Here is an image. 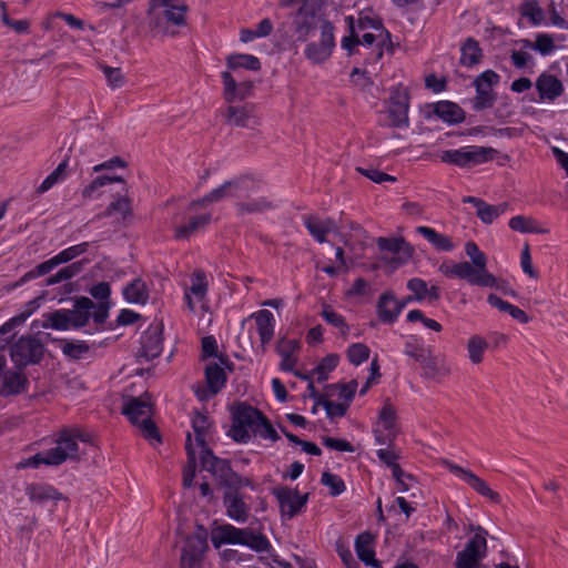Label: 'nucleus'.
I'll return each instance as SVG.
<instances>
[{
	"mask_svg": "<svg viewBox=\"0 0 568 568\" xmlns=\"http://www.w3.org/2000/svg\"><path fill=\"white\" fill-rule=\"evenodd\" d=\"M78 439H82V434L79 429H63L57 442L54 448L48 449L43 453H38L32 457L24 458L16 466L17 469H24L28 467L38 468L40 465L59 466L67 459L79 460V444Z\"/></svg>",
	"mask_w": 568,
	"mask_h": 568,
	"instance_id": "obj_1",
	"label": "nucleus"
},
{
	"mask_svg": "<svg viewBox=\"0 0 568 568\" xmlns=\"http://www.w3.org/2000/svg\"><path fill=\"white\" fill-rule=\"evenodd\" d=\"M153 409L154 403L149 393H144L138 397L130 395L123 396L121 413L128 417L132 425L140 429L146 440L160 444L162 442L161 434L158 426L152 420Z\"/></svg>",
	"mask_w": 568,
	"mask_h": 568,
	"instance_id": "obj_2",
	"label": "nucleus"
},
{
	"mask_svg": "<svg viewBox=\"0 0 568 568\" xmlns=\"http://www.w3.org/2000/svg\"><path fill=\"white\" fill-rule=\"evenodd\" d=\"M189 8L178 0H150L148 21L151 30L162 36H173L172 26L186 24L185 14Z\"/></svg>",
	"mask_w": 568,
	"mask_h": 568,
	"instance_id": "obj_3",
	"label": "nucleus"
},
{
	"mask_svg": "<svg viewBox=\"0 0 568 568\" xmlns=\"http://www.w3.org/2000/svg\"><path fill=\"white\" fill-rule=\"evenodd\" d=\"M211 540L215 548L226 544L244 545L257 552L267 551L271 548V544L264 535L229 524L215 528L212 531Z\"/></svg>",
	"mask_w": 568,
	"mask_h": 568,
	"instance_id": "obj_4",
	"label": "nucleus"
},
{
	"mask_svg": "<svg viewBox=\"0 0 568 568\" xmlns=\"http://www.w3.org/2000/svg\"><path fill=\"white\" fill-rule=\"evenodd\" d=\"M201 463L203 468L210 471L226 488L225 491H240L242 487L254 488L252 479L240 476L232 469L227 459L214 456L211 449L204 450Z\"/></svg>",
	"mask_w": 568,
	"mask_h": 568,
	"instance_id": "obj_5",
	"label": "nucleus"
},
{
	"mask_svg": "<svg viewBox=\"0 0 568 568\" xmlns=\"http://www.w3.org/2000/svg\"><path fill=\"white\" fill-rule=\"evenodd\" d=\"M263 415L248 404H239L232 412L231 437L237 443H247L251 439L250 432L257 434Z\"/></svg>",
	"mask_w": 568,
	"mask_h": 568,
	"instance_id": "obj_6",
	"label": "nucleus"
},
{
	"mask_svg": "<svg viewBox=\"0 0 568 568\" xmlns=\"http://www.w3.org/2000/svg\"><path fill=\"white\" fill-rule=\"evenodd\" d=\"M498 151L490 146L469 145L457 150H446L439 155L444 163L459 168H473L493 161Z\"/></svg>",
	"mask_w": 568,
	"mask_h": 568,
	"instance_id": "obj_7",
	"label": "nucleus"
},
{
	"mask_svg": "<svg viewBox=\"0 0 568 568\" xmlns=\"http://www.w3.org/2000/svg\"><path fill=\"white\" fill-rule=\"evenodd\" d=\"M44 344L33 335H22L10 347V357L17 368L39 364L44 355Z\"/></svg>",
	"mask_w": 568,
	"mask_h": 568,
	"instance_id": "obj_8",
	"label": "nucleus"
},
{
	"mask_svg": "<svg viewBox=\"0 0 568 568\" xmlns=\"http://www.w3.org/2000/svg\"><path fill=\"white\" fill-rule=\"evenodd\" d=\"M446 276L466 280L470 285L483 287H498L497 278L488 272L487 267H477L469 262L455 263L452 266L440 267Z\"/></svg>",
	"mask_w": 568,
	"mask_h": 568,
	"instance_id": "obj_9",
	"label": "nucleus"
},
{
	"mask_svg": "<svg viewBox=\"0 0 568 568\" xmlns=\"http://www.w3.org/2000/svg\"><path fill=\"white\" fill-rule=\"evenodd\" d=\"M446 276L466 280L470 285L483 287H498L497 278L488 272L487 267H477L469 262L455 263L452 266L440 267Z\"/></svg>",
	"mask_w": 568,
	"mask_h": 568,
	"instance_id": "obj_10",
	"label": "nucleus"
},
{
	"mask_svg": "<svg viewBox=\"0 0 568 568\" xmlns=\"http://www.w3.org/2000/svg\"><path fill=\"white\" fill-rule=\"evenodd\" d=\"M465 548L457 552L455 568H479L487 554V531L478 526Z\"/></svg>",
	"mask_w": 568,
	"mask_h": 568,
	"instance_id": "obj_11",
	"label": "nucleus"
},
{
	"mask_svg": "<svg viewBox=\"0 0 568 568\" xmlns=\"http://www.w3.org/2000/svg\"><path fill=\"white\" fill-rule=\"evenodd\" d=\"M377 246L381 261L397 268L406 264L413 256V247L403 237H378Z\"/></svg>",
	"mask_w": 568,
	"mask_h": 568,
	"instance_id": "obj_12",
	"label": "nucleus"
},
{
	"mask_svg": "<svg viewBox=\"0 0 568 568\" xmlns=\"http://www.w3.org/2000/svg\"><path fill=\"white\" fill-rule=\"evenodd\" d=\"M320 41L310 42L305 48V55L314 63L328 59L335 45L334 26L329 21L320 22Z\"/></svg>",
	"mask_w": 568,
	"mask_h": 568,
	"instance_id": "obj_13",
	"label": "nucleus"
},
{
	"mask_svg": "<svg viewBox=\"0 0 568 568\" xmlns=\"http://www.w3.org/2000/svg\"><path fill=\"white\" fill-rule=\"evenodd\" d=\"M273 495L276 497L282 516L292 519L308 500V494L301 495L297 489L286 486L275 487Z\"/></svg>",
	"mask_w": 568,
	"mask_h": 568,
	"instance_id": "obj_14",
	"label": "nucleus"
},
{
	"mask_svg": "<svg viewBox=\"0 0 568 568\" xmlns=\"http://www.w3.org/2000/svg\"><path fill=\"white\" fill-rule=\"evenodd\" d=\"M498 80L499 75L493 70H487L475 79L476 97L473 101L475 110L480 111L493 106L496 95L491 87L496 84Z\"/></svg>",
	"mask_w": 568,
	"mask_h": 568,
	"instance_id": "obj_15",
	"label": "nucleus"
},
{
	"mask_svg": "<svg viewBox=\"0 0 568 568\" xmlns=\"http://www.w3.org/2000/svg\"><path fill=\"white\" fill-rule=\"evenodd\" d=\"M408 90L402 85H398L395 89H393L388 103V114L393 126H408Z\"/></svg>",
	"mask_w": 568,
	"mask_h": 568,
	"instance_id": "obj_16",
	"label": "nucleus"
},
{
	"mask_svg": "<svg viewBox=\"0 0 568 568\" xmlns=\"http://www.w3.org/2000/svg\"><path fill=\"white\" fill-rule=\"evenodd\" d=\"M398 433L396 410L390 404H385L379 413L378 426L374 429L375 439L381 445L392 446Z\"/></svg>",
	"mask_w": 568,
	"mask_h": 568,
	"instance_id": "obj_17",
	"label": "nucleus"
},
{
	"mask_svg": "<svg viewBox=\"0 0 568 568\" xmlns=\"http://www.w3.org/2000/svg\"><path fill=\"white\" fill-rule=\"evenodd\" d=\"M225 122L230 125L254 129L260 125V119L255 114L253 104L229 105L223 113Z\"/></svg>",
	"mask_w": 568,
	"mask_h": 568,
	"instance_id": "obj_18",
	"label": "nucleus"
},
{
	"mask_svg": "<svg viewBox=\"0 0 568 568\" xmlns=\"http://www.w3.org/2000/svg\"><path fill=\"white\" fill-rule=\"evenodd\" d=\"M29 379L23 368L6 369L0 384V397H11L28 389Z\"/></svg>",
	"mask_w": 568,
	"mask_h": 568,
	"instance_id": "obj_19",
	"label": "nucleus"
},
{
	"mask_svg": "<svg viewBox=\"0 0 568 568\" xmlns=\"http://www.w3.org/2000/svg\"><path fill=\"white\" fill-rule=\"evenodd\" d=\"M449 470L454 473L457 476H460L464 478V480L479 495L483 497L488 498L490 501L495 504L501 503L500 495L493 490L488 484L478 477L476 474H474L469 469H465L458 465L449 464L448 466Z\"/></svg>",
	"mask_w": 568,
	"mask_h": 568,
	"instance_id": "obj_20",
	"label": "nucleus"
},
{
	"mask_svg": "<svg viewBox=\"0 0 568 568\" xmlns=\"http://www.w3.org/2000/svg\"><path fill=\"white\" fill-rule=\"evenodd\" d=\"M357 28L359 30H365V29L372 28V29H375L376 31H378V34H374L371 32L364 33L362 39H359L361 40L359 44L371 47L375 43L376 40H378V43L376 45V59H381L383 55V50L381 48V44L385 43L387 40L390 39L389 32L386 29H384L381 21L367 18V17L358 19Z\"/></svg>",
	"mask_w": 568,
	"mask_h": 568,
	"instance_id": "obj_21",
	"label": "nucleus"
},
{
	"mask_svg": "<svg viewBox=\"0 0 568 568\" xmlns=\"http://www.w3.org/2000/svg\"><path fill=\"white\" fill-rule=\"evenodd\" d=\"M206 549L205 539L195 536L187 538L181 554V568H202L203 555Z\"/></svg>",
	"mask_w": 568,
	"mask_h": 568,
	"instance_id": "obj_22",
	"label": "nucleus"
},
{
	"mask_svg": "<svg viewBox=\"0 0 568 568\" xmlns=\"http://www.w3.org/2000/svg\"><path fill=\"white\" fill-rule=\"evenodd\" d=\"M223 504L230 518L237 523L247 520L250 507L240 491H224Z\"/></svg>",
	"mask_w": 568,
	"mask_h": 568,
	"instance_id": "obj_23",
	"label": "nucleus"
},
{
	"mask_svg": "<svg viewBox=\"0 0 568 568\" xmlns=\"http://www.w3.org/2000/svg\"><path fill=\"white\" fill-rule=\"evenodd\" d=\"M221 77L224 84L223 97L229 103H232L235 99H245L253 89L251 81L237 83L230 71L222 72Z\"/></svg>",
	"mask_w": 568,
	"mask_h": 568,
	"instance_id": "obj_24",
	"label": "nucleus"
},
{
	"mask_svg": "<svg viewBox=\"0 0 568 568\" xmlns=\"http://www.w3.org/2000/svg\"><path fill=\"white\" fill-rule=\"evenodd\" d=\"M405 306V302H399L390 292H385L379 296L377 303L378 317L383 323L392 324L396 321Z\"/></svg>",
	"mask_w": 568,
	"mask_h": 568,
	"instance_id": "obj_25",
	"label": "nucleus"
},
{
	"mask_svg": "<svg viewBox=\"0 0 568 568\" xmlns=\"http://www.w3.org/2000/svg\"><path fill=\"white\" fill-rule=\"evenodd\" d=\"M185 212L189 215L187 222L174 227V237L176 240H187L192 234L207 226L212 220L211 213L195 215L192 214L193 212L189 213L187 209Z\"/></svg>",
	"mask_w": 568,
	"mask_h": 568,
	"instance_id": "obj_26",
	"label": "nucleus"
},
{
	"mask_svg": "<svg viewBox=\"0 0 568 568\" xmlns=\"http://www.w3.org/2000/svg\"><path fill=\"white\" fill-rule=\"evenodd\" d=\"M305 227L310 234L318 242L324 243L327 234L335 230L336 225L334 220H322L317 215L307 214L303 216Z\"/></svg>",
	"mask_w": 568,
	"mask_h": 568,
	"instance_id": "obj_27",
	"label": "nucleus"
},
{
	"mask_svg": "<svg viewBox=\"0 0 568 568\" xmlns=\"http://www.w3.org/2000/svg\"><path fill=\"white\" fill-rule=\"evenodd\" d=\"M374 535L369 531L359 534L355 540V550L358 558L367 566L381 568V561L375 558V551L372 548Z\"/></svg>",
	"mask_w": 568,
	"mask_h": 568,
	"instance_id": "obj_28",
	"label": "nucleus"
},
{
	"mask_svg": "<svg viewBox=\"0 0 568 568\" xmlns=\"http://www.w3.org/2000/svg\"><path fill=\"white\" fill-rule=\"evenodd\" d=\"M227 191L231 197H247L251 192L258 189L260 183L250 174H242L234 179L227 180Z\"/></svg>",
	"mask_w": 568,
	"mask_h": 568,
	"instance_id": "obj_29",
	"label": "nucleus"
},
{
	"mask_svg": "<svg viewBox=\"0 0 568 568\" xmlns=\"http://www.w3.org/2000/svg\"><path fill=\"white\" fill-rule=\"evenodd\" d=\"M26 494L32 503L43 505L50 500L62 499V494L53 486L42 483H33L27 486Z\"/></svg>",
	"mask_w": 568,
	"mask_h": 568,
	"instance_id": "obj_30",
	"label": "nucleus"
},
{
	"mask_svg": "<svg viewBox=\"0 0 568 568\" xmlns=\"http://www.w3.org/2000/svg\"><path fill=\"white\" fill-rule=\"evenodd\" d=\"M235 209L239 216H244L250 214H261L273 210L274 204L267 196H258L255 199H248L247 196L246 200L237 202L235 204Z\"/></svg>",
	"mask_w": 568,
	"mask_h": 568,
	"instance_id": "obj_31",
	"label": "nucleus"
},
{
	"mask_svg": "<svg viewBox=\"0 0 568 568\" xmlns=\"http://www.w3.org/2000/svg\"><path fill=\"white\" fill-rule=\"evenodd\" d=\"M94 303L89 297L81 296L75 300L73 310H68L73 328H81L89 323Z\"/></svg>",
	"mask_w": 568,
	"mask_h": 568,
	"instance_id": "obj_32",
	"label": "nucleus"
},
{
	"mask_svg": "<svg viewBox=\"0 0 568 568\" xmlns=\"http://www.w3.org/2000/svg\"><path fill=\"white\" fill-rule=\"evenodd\" d=\"M536 88L538 90L540 99L555 100L562 91L561 82L551 74L542 73L536 81Z\"/></svg>",
	"mask_w": 568,
	"mask_h": 568,
	"instance_id": "obj_33",
	"label": "nucleus"
},
{
	"mask_svg": "<svg viewBox=\"0 0 568 568\" xmlns=\"http://www.w3.org/2000/svg\"><path fill=\"white\" fill-rule=\"evenodd\" d=\"M227 189L229 186L225 181L223 184H221L219 187L213 189L203 197L191 201L187 205V212H196L199 209H205L213 203L220 202L226 197H231Z\"/></svg>",
	"mask_w": 568,
	"mask_h": 568,
	"instance_id": "obj_34",
	"label": "nucleus"
},
{
	"mask_svg": "<svg viewBox=\"0 0 568 568\" xmlns=\"http://www.w3.org/2000/svg\"><path fill=\"white\" fill-rule=\"evenodd\" d=\"M300 348V342L297 339H285L278 341L276 351L282 357L280 368L285 372H292L297 359L293 356V353Z\"/></svg>",
	"mask_w": 568,
	"mask_h": 568,
	"instance_id": "obj_35",
	"label": "nucleus"
},
{
	"mask_svg": "<svg viewBox=\"0 0 568 568\" xmlns=\"http://www.w3.org/2000/svg\"><path fill=\"white\" fill-rule=\"evenodd\" d=\"M256 322L257 332L263 346L268 344L274 335V316L267 310H261L252 315Z\"/></svg>",
	"mask_w": 568,
	"mask_h": 568,
	"instance_id": "obj_36",
	"label": "nucleus"
},
{
	"mask_svg": "<svg viewBox=\"0 0 568 568\" xmlns=\"http://www.w3.org/2000/svg\"><path fill=\"white\" fill-rule=\"evenodd\" d=\"M434 113L448 123H460L465 119L463 109L450 101H440L434 104Z\"/></svg>",
	"mask_w": 568,
	"mask_h": 568,
	"instance_id": "obj_37",
	"label": "nucleus"
},
{
	"mask_svg": "<svg viewBox=\"0 0 568 568\" xmlns=\"http://www.w3.org/2000/svg\"><path fill=\"white\" fill-rule=\"evenodd\" d=\"M483 59V50L479 42L474 38H467L460 47L459 63L464 67L471 68L478 64Z\"/></svg>",
	"mask_w": 568,
	"mask_h": 568,
	"instance_id": "obj_38",
	"label": "nucleus"
},
{
	"mask_svg": "<svg viewBox=\"0 0 568 568\" xmlns=\"http://www.w3.org/2000/svg\"><path fill=\"white\" fill-rule=\"evenodd\" d=\"M420 365L424 371V375L427 378L438 379L446 377L452 373L450 368L446 366L444 359L433 356L430 351L425 356L424 361H422Z\"/></svg>",
	"mask_w": 568,
	"mask_h": 568,
	"instance_id": "obj_39",
	"label": "nucleus"
},
{
	"mask_svg": "<svg viewBox=\"0 0 568 568\" xmlns=\"http://www.w3.org/2000/svg\"><path fill=\"white\" fill-rule=\"evenodd\" d=\"M487 339L478 334L471 335L466 344L468 359L473 365H479L484 362V356L488 349Z\"/></svg>",
	"mask_w": 568,
	"mask_h": 568,
	"instance_id": "obj_40",
	"label": "nucleus"
},
{
	"mask_svg": "<svg viewBox=\"0 0 568 568\" xmlns=\"http://www.w3.org/2000/svg\"><path fill=\"white\" fill-rule=\"evenodd\" d=\"M226 67L231 71H236L240 68L251 71H258L262 68L258 58L252 54L233 53L225 59Z\"/></svg>",
	"mask_w": 568,
	"mask_h": 568,
	"instance_id": "obj_41",
	"label": "nucleus"
},
{
	"mask_svg": "<svg viewBox=\"0 0 568 568\" xmlns=\"http://www.w3.org/2000/svg\"><path fill=\"white\" fill-rule=\"evenodd\" d=\"M205 379L212 395H216L225 385L226 374L216 363H211L205 367Z\"/></svg>",
	"mask_w": 568,
	"mask_h": 568,
	"instance_id": "obj_42",
	"label": "nucleus"
},
{
	"mask_svg": "<svg viewBox=\"0 0 568 568\" xmlns=\"http://www.w3.org/2000/svg\"><path fill=\"white\" fill-rule=\"evenodd\" d=\"M192 427L195 433V440L201 447V456L204 455V450L210 449L206 445V434L211 427L209 417L200 412H196L192 419Z\"/></svg>",
	"mask_w": 568,
	"mask_h": 568,
	"instance_id": "obj_43",
	"label": "nucleus"
},
{
	"mask_svg": "<svg viewBox=\"0 0 568 568\" xmlns=\"http://www.w3.org/2000/svg\"><path fill=\"white\" fill-rule=\"evenodd\" d=\"M70 312L68 310H58L52 313H48L44 315V321L42 322L43 328H53L58 331H68L73 328L71 324Z\"/></svg>",
	"mask_w": 568,
	"mask_h": 568,
	"instance_id": "obj_44",
	"label": "nucleus"
},
{
	"mask_svg": "<svg viewBox=\"0 0 568 568\" xmlns=\"http://www.w3.org/2000/svg\"><path fill=\"white\" fill-rule=\"evenodd\" d=\"M416 231L429 243H432L437 250L449 252L454 248V244L447 235L440 234L432 227L418 226Z\"/></svg>",
	"mask_w": 568,
	"mask_h": 568,
	"instance_id": "obj_45",
	"label": "nucleus"
},
{
	"mask_svg": "<svg viewBox=\"0 0 568 568\" xmlns=\"http://www.w3.org/2000/svg\"><path fill=\"white\" fill-rule=\"evenodd\" d=\"M509 227L514 231L520 233H537V234H547L549 233L548 229H542L538 225L536 220L532 217H526L523 215L514 216L509 220Z\"/></svg>",
	"mask_w": 568,
	"mask_h": 568,
	"instance_id": "obj_46",
	"label": "nucleus"
},
{
	"mask_svg": "<svg viewBox=\"0 0 568 568\" xmlns=\"http://www.w3.org/2000/svg\"><path fill=\"white\" fill-rule=\"evenodd\" d=\"M88 260H81L69 264L65 267L59 270L54 275L45 280V286H51L57 283L70 280L82 272L84 264Z\"/></svg>",
	"mask_w": 568,
	"mask_h": 568,
	"instance_id": "obj_47",
	"label": "nucleus"
},
{
	"mask_svg": "<svg viewBox=\"0 0 568 568\" xmlns=\"http://www.w3.org/2000/svg\"><path fill=\"white\" fill-rule=\"evenodd\" d=\"M88 260H81L69 264L65 267L59 270L54 275L45 280V286H51L57 283L70 280L82 272L84 264Z\"/></svg>",
	"mask_w": 568,
	"mask_h": 568,
	"instance_id": "obj_48",
	"label": "nucleus"
},
{
	"mask_svg": "<svg viewBox=\"0 0 568 568\" xmlns=\"http://www.w3.org/2000/svg\"><path fill=\"white\" fill-rule=\"evenodd\" d=\"M185 449H186V455H187V464L183 470V486L185 488H189L193 484V479L195 477V467H196V456H195V450L193 448L192 437H191L190 433L186 435Z\"/></svg>",
	"mask_w": 568,
	"mask_h": 568,
	"instance_id": "obj_49",
	"label": "nucleus"
},
{
	"mask_svg": "<svg viewBox=\"0 0 568 568\" xmlns=\"http://www.w3.org/2000/svg\"><path fill=\"white\" fill-rule=\"evenodd\" d=\"M124 297L130 303H141L144 304L149 298V293L145 283L136 278L130 284L125 286L123 290Z\"/></svg>",
	"mask_w": 568,
	"mask_h": 568,
	"instance_id": "obj_50",
	"label": "nucleus"
},
{
	"mask_svg": "<svg viewBox=\"0 0 568 568\" xmlns=\"http://www.w3.org/2000/svg\"><path fill=\"white\" fill-rule=\"evenodd\" d=\"M322 317L326 323L339 329L341 335L344 339L347 338V335L351 331L349 325L346 323L344 316L335 312L332 306L324 304L323 310L321 312Z\"/></svg>",
	"mask_w": 568,
	"mask_h": 568,
	"instance_id": "obj_51",
	"label": "nucleus"
},
{
	"mask_svg": "<svg viewBox=\"0 0 568 568\" xmlns=\"http://www.w3.org/2000/svg\"><path fill=\"white\" fill-rule=\"evenodd\" d=\"M119 213L123 220L133 216L131 200L128 196H121L115 201L111 202L105 211L101 213L100 217L111 216L112 214Z\"/></svg>",
	"mask_w": 568,
	"mask_h": 568,
	"instance_id": "obj_52",
	"label": "nucleus"
},
{
	"mask_svg": "<svg viewBox=\"0 0 568 568\" xmlns=\"http://www.w3.org/2000/svg\"><path fill=\"white\" fill-rule=\"evenodd\" d=\"M339 356L337 354H328L320 364L312 371V374L317 375V381L323 382L328 377V373L334 371L338 365Z\"/></svg>",
	"mask_w": 568,
	"mask_h": 568,
	"instance_id": "obj_53",
	"label": "nucleus"
},
{
	"mask_svg": "<svg viewBox=\"0 0 568 568\" xmlns=\"http://www.w3.org/2000/svg\"><path fill=\"white\" fill-rule=\"evenodd\" d=\"M191 281L192 285L186 291L195 295L199 301H203L205 298L209 286L205 273L202 270H196L192 274Z\"/></svg>",
	"mask_w": 568,
	"mask_h": 568,
	"instance_id": "obj_54",
	"label": "nucleus"
},
{
	"mask_svg": "<svg viewBox=\"0 0 568 568\" xmlns=\"http://www.w3.org/2000/svg\"><path fill=\"white\" fill-rule=\"evenodd\" d=\"M507 209L506 203H501L498 205H490L486 202L483 203V205L477 211V216L484 222L485 224L493 223L494 220H496L499 215H501Z\"/></svg>",
	"mask_w": 568,
	"mask_h": 568,
	"instance_id": "obj_55",
	"label": "nucleus"
},
{
	"mask_svg": "<svg viewBox=\"0 0 568 568\" xmlns=\"http://www.w3.org/2000/svg\"><path fill=\"white\" fill-rule=\"evenodd\" d=\"M67 168H68V160H64L37 187L36 193L42 194V193L49 191L53 185H55L62 179Z\"/></svg>",
	"mask_w": 568,
	"mask_h": 568,
	"instance_id": "obj_56",
	"label": "nucleus"
},
{
	"mask_svg": "<svg viewBox=\"0 0 568 568\" xmlns=\"http://www.w3.org/2000/svg\"><path fill=\"white\" fill-rule=\"evenodd\" d=\"M521 16L530 20L534 26H538L544 21L545 14L536 0L526 1L521 6Z\"/></svg>",
	"mask_w": 568,
	"mask_h": 568,
	"instance_id": "obj_57",
	"label": "nucleus"
},
{
	"mask_svg": "<svg viewBox=\"0 0 568 568\" xmlns=\"http://www.w3.org/2000/svg\"><path fill=\"white\" fill-rule=\"evenodd\" d=\"M369 353L371 351L367 345L363 343H355L347 348L346 355L348 361L353 365L357 366L368 359Z\"/></svg>",
	"mask_w": 568,
	"mask_h": 568,
	"instance_id": "obj_58",
	"label": "nucleus"
},
{
	"mask_svg": "<svg viewBox=\"0 0 568 568\" xmlns=\"http://www.w3.org/2000/svg\"><path fill=\"white\" fill-rule=\"evenodd\" d=\"M89 351L90 346L83 341L65 342L62 346V353L72 359L82 358Z\"/></svg>",
	"mask_w": 568,
	"mask_h": 568,
	"instance_id": "obj_59",
	"label": "nucleus"
},
{
	"mask_svg": "<svg viewBox=\"0 0 568 568\" xmlns=\"http://www.w3.org/2000/svg\"><path fill=\"white\" fill-rule=\"evenodd\" d=\"M88 247H89V243L88 242H83V243L70 246V247L61 251L60 253H58L53 257L57 261L58 265H60L62 263H67V262H69L71 260L75 258L77 256L85 253L88 251Z\"/></svg>",
	"mask_w": 568,
	"mask_h": 568,
	"instance_id": "obj_60",
	"label": "nucleus"
},
{
	"mask_svg": "<svg viewBox=\"0 0 568 568\" xmlns=\"http://www.w3.org/2000/svg\"><path fill=\"white\" fill-rule=\"evenodd\" d=\"M317 404H321L324 406L326 414L329 418L335 417H343L346 415L347 409L351 404L344 402V403H335L333 400L326 399V398H320L317 400Z\"/></svg>",
	"mask_w": 568,
	"mask_h": 568,
	"instance_id": "obj_61",
	"label": "nucleus"
},
{
	"mask_svg": "<svg viewBox=\"0 0 568 568\" xmlns=\"http://www.w3.org/2000/svg\"><path fill=\"white\" fill-rule=\"evenodd\" d=\"M315 18L312 17L311 21L307 19H303L302 21H296V36L297 40L305 41L311 34H314L317 30H320V21L315 22Z\"/></svg>",
	"mask_w": 568,
	"mask_h": 568,
	"instance_id": "obj_62",
	"label": "nucleus"
},
{
	"mask_svg": "<svg viewBox=\"0 0 568 568\" xmlns=\"http://www.w3.org/2000/svg\"><path fill=\"white\" fill-rule=\"evenodd\" d=\"M357 381L352 379L348 383H337L328 385L327 388L329 390L338 389V396L344 399V402L351 404L353 400L356 389H357Z\"/></svg>",
	"mask_w": 568,
	"mask_h": 568,
	"instance_id": "obj_63",
	"label": "nucleus"
},
{
	"mask_svg": "<svg viewBox=\"0 0 568 568\" xmlns=\"http://www.w3.org/2000/svg\"><path fill=\"white\" fill-rule=\"evenodd\" d=\"M321 483L324 486L329 487L332 496L341 495L345 490V484L343 479L329 471L323 473Z\"/></svg>",
	"mask_w": 568,
	"mask_h": 568,
	"instance_id": "obj_64",
	"label": "nucleus"
}]
</instances>
